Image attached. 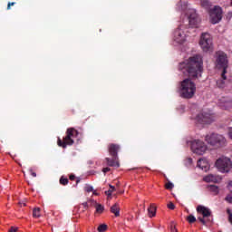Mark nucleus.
<instances>
[{"instance_id":"nucleus-9","label":"nucleus","mask_w":232,"mask_h":232,"mask_svg":"<svg viewBox=\"0 0 232 232\" xmlns=\"http://www.w3.org/2000/svg\"><path fill=\"white\" fill-rule=\"evenodd\" d=\"M199 46L202 48L203 52H209L213 48V39L211 34L208 33H203L200 37Z\"/></svg>"},{"instance_id":"nucleus-16","label":"nucleus","mask_w":232,"mask_h":232,"mask_svg":"<svg viewBox=\"0 0 232 232\" xmlns=\"http://www.w3.org/2000/svg\"><path fill=\"white\" fill-rule=\"evenodd\" d=\"M203 180L205 182H214V183H217V182H220L221 179L218 176H215V175L209 174V175L206 176L203 179Z\"/></svg>"},{"instance_id":"nucleus-34","label":"nucleus","mask_w":232,"mask_h":232,"mask_svg":"<svg viewBox=\"0 0 232 232\" xmlns=\"http://www.w3.org/2000/svg\"><path fill=\"white\" fill-rule=\"evenodd\" d=\"M112 193H113V190H111V189L105 191V195H107V197H111Z\"/></svg>"},{"instance_id":"nucleus-43","label":"nucleus","mask_w":232,"mask_h":232,"mask_svg":"<svg viewBox=\"0 0 232 232\" xmlns=\"http://www.w3.org/2000/svg\"><path fill=\"white\" fill-rule=\"evenodd\" d=\"M230 6H232V0H231V2H230Z\"/></svg>"},{"instance_id":"nucleus-1","label":"nucleus","mask_w":232,"mask_h":232,"mask_svg":"<svg viewBox=\"0 0 232 232\" xmlns=\"http://www.w3.org/2000/svg\"><path fill=\"white\" fill-rule=\"evenodd\" d=\"M183 70L188 72L190 79H200L202 77V57L195 55L183 63Z\"/></svg>"},{"instance_id":"nucleus-3","label":"nucleus","mask_w":232,"mask_h":232,"mask_svg":"<svg viewBox=\"0 0 232 232\" xmlns=\"http://www.w3.org/2000/svg\"><path fill=\"white\" fill-rule=\"evenodd\" d=\"M205 140L209 146L215 148V150H219V148H226V146H227V140L226 137L215 132L208 134L205 137Z\"/></svg>"},{"instance_id":"nucleus-44","label":"nucleus","mask_w":232,"mask_h":232,"mask_svg":"<svg viewBox=\"0 0 232 232\" xmlns=\"http://www.w3.org/2000/svg\"><path fill=\"white\" fill-rule=\"evenodd\" d=\"M176 232H177V230H176Z\"/></svg>"},{"instance_id":"nucleus-7","label":"nucleus","mask_w":232,"mask_h":232,"mask_svg":"<svg viewBox=\"0 0 232 232\" xmlns=\"http://www.w3.org/2000/svg\"><path fill=\"white\" fill-rule=\"evenodd\" d=\"M190 150L196 155H204L208 151V145L200 140H194L190 142Z\"/></svg>"},{"instance_id":"nucleus-38","label":"nucleus","mask_w":232,"mask_h":232,"mask_svg":"<svg viewBox=\"0 0 232 232\" xmlns=\"http://www.w3.org/2000/svg\"><path fill=\"white\" fill-rule=\"evenodd\" d=\"M9 232H17V227H11V228L9 229Z\"/></svg>"},{"instance_id":"nucleus-31","label":"nucleus","mask_w":232,"mask_h":232,"mask_svg":"<svg viewBox=\"0 0 232 232\" xmlns=\"http://www.w3.org/2000/svg\"><path fill=\"white\" fill-rule=\"evenodd\" d=\"M224 108H232V101L229 100L226 102V104L224 105Z\"/></svg>"},{"instance_id":"nucleus-29","label":"nucleus","mask_w":232,"mask_h":232,"mask_svg":"<svg viewBox=\"0 0 232 232\" xmlns=\"http://www.w3.org/2000/svg\"><path fill=\"white\" fill-rule=\"evenodd\" d=\"M227 213L228 215V222H230L232 224V212H231V209H227Z\"/></svg>"},{"instance_id":"nucleus-21","label":"nucleus","mask_w":232,"mask_h":232,"mask_svg":"<svg viewBox=\"0 0 232 232\" xmlns=\"http://www.w3.org/2000/svg\"><path fill=\"white\" fill-rule=\"evenodd\" d=\"M226 81H227V78L224 79L221 76V79L217 81V86L218 88H226Z\"/></svg>"},{"instance_id":"nucleus-41","label":"nucleus","mask_w":232,"mask_h":232,"mask_svg":"<svg viewBox=\"0 0 232 232\" xmlns=\"http://www.w3.org/2000/svg\"><path fill=\"white\" fill-rule=\"evenodd\" d=\"M102 171H103V173H108V171H110V168H104L103 169H102Z\"/></svg>"},{"instance_id":"nucleus-25","label":"nucleus","mask_w":232,"mask_h":232,"mask_svg":"<svg viewBox=\"0 0 232 232\" xmlns=\"http://www.w3.org/2000/svg\"><path fill=\"white\" fill-rule=\"evenodd\" d=\"M68 182H69L68 178L61 177L60 184H62V186L68 185Z\"/></svg>"},{"instance_id":"nucleus-4","label":"nucleus","mask_w":232,"mask_h":232,"mask_svg":"<svg viewBox=\"0 0 232 232\" xmlns=\"http://www.w3.org/2000/svg\"><path fill=\"white\" fill-rule=\"evenodd\" d=\"M121 150V145L111 143L108 145L109 154L112 159L106 158L105 160L108 166L111 168H119L121 164L119 163V151Z\"/></svg>"},{"instance_id":"nucleus-36","label":"nucleus","mask_w":232,"mask_h":232,"mask_svg":"<svg viewBox=\"0 0 232 232\" xmlns=\"http://www.w3.org/2000/svg\"><path fill=\"white\" fill-rule=\"evenodd\" d=\"M30 175H32V177H37V173L34 172V169H29Z\"/></svg>"},{"instance_id":"nucleus-14","label":"nucleus","mask_w":232,"mask_h":232,"mask_svg":"<svg viewBox=\"0 0 232 232\" xmlns=\"http://www.w3.org/2000/svg\"><path fill=\"white\" fill-rule=\"evenodd\" d=\"M198 168L202 169V171H208L209 170V162L205 158L199 159L198 160Z\"/></svg>"},{"instance_id":"nucleus-10","label":"nucleus","mask_w":232,"mask_h":232,"mask_svg":"<svg viewBox=\"0 0 232 232\" xmlns=\"http://www.w3.org/2000/svg\"><path fill=\"white\" fill-rule=\"evenodd\" d=\"M210 15V23L212 24H217L222 21V8L220 6H214L213 9L208 11Z\"/></svg>"},{"instance_id":"nucleus-5","label":"nucleus","mask_w":232,"mask_h":232,"mask_svg":"<svg viewBox=\"0 0 232 232\" xmlns=\"http://www.w3.org/2000/svg\"><path fill=\"white\" fill-rule=\"evenodd\" d=\"M77 135H79V131L74 128L67 129L66 136L63 138V140H62L61 138H58V146H60V148H66V146H73V143L75 142L73 139H75Z\"/></svg>"},{"instance_id":"nucleus-28","label":"nucleus","mask_w":232,"mask_h":232,"mask_svg":"<svg viewBox=\"0 0 232 232\" xmlns=\"http://www.w3.org/2000/svg\"><path fill=\"white\" fill-rule=\"evenodd\" d=\"M175 185H173V183L171 182H168L167 184H165V188L166 189H172L174 188Z\"/></svg>"},{"instance_id":"nucleus-35","label":"nucleus","mask_w":232,"mask_h":232,"mask_svg":"<svg viewBox=\"0 0 232 232\" xmlns=\"http://www.w3.org/2000/svg\"><path fill=\"white\" fill-rule=\"evenodd\" d=\"M227 19L228 21H231V19H232V12L231 11L227 14Z\"/></svg>"},{"instance_id":"nucleus-42","label":"nucleus","mask_w":232,"mask_h":232,"mask_svg":"<svg viewBox=\"0 0 232 232\" xmlns=\"http://www.w3.org/2000/svg\"><path fill=\"white\" fill-rule=\"evenodd\" d=\"M79 182H81V179H77L76 180V184H78Z\"/></svg>"},{"instance_id":"nucleus-22","label":"nucleus","mask_w":232,"mask_h":232,"mask_svg":"<svg viewBox=\"0 0 232 232\" xmlns=\"http://www.w3.org/2000/svg\"><path fill=\"white\" fill-rule=\"evenodd\" d=\"M33 217H34V218H39V217H41V208H34Z\"/></svg>"},{"instance_id":"nucleus-26","label":"nucleus","mask_w":232,"mask_h":232,"mask_svg":"<svg viewBox=\"0 0 232 232\" xmlns=\"http://www.w3.org/2000/svg\"><path fill=\"white\" fill-rule=\"evenodd\" d=\"M104 211V206L98 204L96 206V213H102Z\"/></svg>"},{"instance_id":"nucleus-2","label":"nucleus","mask_w":232,"mask_h":232,"mask_svg":"<svg viewBox=\"0 0 232 232\" xmlns=\"http://www.w3.org/2000/svg\"><path fill=\"white\" fill-rule=\"evenodd\" d=\"M197 92V85L191 81V79L187 78L180 82L179 95L182 99H193Z\"/></svg>"},{"instance_id":"nucleus-6","label":"nucleus","mask_w":232,"mask_h":232,"mask_svg":"<svg viewBox=\"0 0 232 232\" xmlns=\"http://www.w3.org/2000/svg\"><path fill=\"white\" fill-rule=\"evenodd\" d=\"M216 63H217L218 68H222V72H221L222 79H227L226 75H227V66H228L227 55L224 52H218Z\"/></svg>"},{"instance_id":"nucleus-24","label":"nucleus","mask_w":232,"mask_h":232,"mask_svg":"<svg viewBox=\"0 0 232 232\" xmlns=\"http://www.w3.org/2000/svg\"><path fill=\"white\" fill-rule=\"evenodd\" d=\"M108 229V225L106 224H102L98 227V231L99 232H104Z\"/></svg>"},{"instance_id":"nucleus-33","label":"nucleus","mask_w":232,"mask_h":232,"mask_svg":"<svg viewBox=\"0 0 232 232\" xmlns=\"http://www.w3.org/2000/svg\"><path fill=\"white\" fill-rule=\"evenodd\" d=\"M15 5V2H9L7 4V10H10L11 6H14Z\"/></svg>"},{"instance_id":"nucleus-32","label":"nucleus","mask_w":232,"mask_h":232,"mask_svg":"<svg viewBox=\"0 0 232 232\" xmlns=\"http://www.w3.org/2000/svg\"><path fill=\"white\" fill-rule=\"evenodd\" d=\"M225 199H226L227 202H228L229 204H232V196H231V195L227 196Z\"/></svg>"},{"instance_id":"nucleus-8","label":"nucleus","mask_w":232,"mask_h":232,"mask_svg":"<svg viewBox=\"0 0 232 232\" xmlns=\"http://www.w3.org/2000/svg\"><path fill=\"white\" fill-rule=\"evenodd\" d=\"M216 168H218V171L221 173H229L232 168V162L229 158H219L216 161Z\"/></svg>"},{"instance_id":"nucleus-23","label":"nucleus","mask_w":232,"mask_h":232,"mask_svg":"<svg viewBox=\"0 0 232 232\" xmlns=\"http://www.w3.org/2000/svg\"><path fill=\"white\" fill-rule=\"evenodd\" d=\"M187 220L188 224H195V222H197V218H195L193 215H188Z\"/></svg>"},{"instance_id":"nucleus-12","label":"nucleus","mask_w":232,"mask_h":232,"mask_svg":"<svg viewBox=\"0 0 232 232\" xmlns=\"http://www.w3.org/2000/svg\"><path fill=\"white\" fill-rule=\"evenodd\" d=\"M198 124H211L215 121V116L209 112L202 111L196 118Z\"/></svg>"},{"instance_id":"nucleus-39","label":"nucleus","mask_w":232,"mask_h":232,"mask_svg":"<svg viewBox=\"0 0 232 232\" xmlns=\"http://www.w3.org/2000/svg\"><path fill=\"white\" fill-rule=\"evenodd\" d=\"M109 189H111V191H112V193H113V191H115V187L114 186H112V185H109Z\"/></svg>"},{"instance_id":"nucleus-18","label":"nucleus","mask_w":232,"mask_h":232,"mask_svg":"<svg viewBox=\"0 0 232 232\" xmlns=\"http://www.w3.org/2000/svg\"><path fill=\"white\" fill-rule=\"evenodd\" d=\"M208 189L211 193V195H213L214 197H216V195H218V193H220V189L217 185H208Z\"/></svg>"},{"instance_id":"nucleus-27","label":"nucleus","mask_w":232,"mask_h":232,"mask_svg":"<svg viewBox=\"0 0 232 232\" xmlns=\"http://www.w3.org/2000/svg\"><path fill=\"white\" fill-rule=\"evenodd\" d=\"M169 209H175V204L172 201H169L167 204Z\"/></svg>"},{"instance_id":"nucleus-15","label":"nucleus","mask_w":232,"mask_h":232,"mask_svg":"<svg viewBox=\"0 0 232 232\" xmlns=\"http://www.w3.org/2000/svg\"><path fill=\"white\" fill-rule=\"evenodd\" d=\"M176 35H178L176 37V43H178L179 44H184V43H186V34H184L183 31L180 30H176Z\"/></svg>"},{"instance_id":"nucleus-19","label":"nucleus","mask_w":232,"mask_h":232,"mask_svg":"<svg viewBox=\"0 0 232 232\" xmlns=\"http://www.w3.org/2000/svg\"><path fill=\"white\" fill-rule=\"evenodd\" d=\"M200 5L202 8H205L206 10L211 8V2H209V0H200Z\"/></svg>"},{"instance_id":"nucleus-13","label":"nucleus","mask_w":232,"mask_h":232,"mask_svg":"<svg viewBox=\"0 0 232 232\" xmlns=\"http://www.w3.org/2000/svg\"><path fill=\"white\" fill-rule=\"evenodd\" d=\"M200 24V18L195 10H190L188 13V24L190 28H198Z\"/></svg>"},{"instance_id":"nucleus-11","label":"nucleus","mask_w":232,"mask_h":232,"mask_svg":"<svg viewBox=\"0 0 232 232\" xmlns=\"http://www.w3.org/2000/svg\"><path fill=\"white\" fill-rule=\"evenodd\" d=\"M197 211L198 213H200L203 218H198L199 222H201V224L206 225V222H211V210H209V208L204 207V206H198L197 208Z\"/></svg>"},{"instance_id":"nucleus-37","label":"nucleus","mask_w":232,"mask_h":232,"mask_svg":"<svg viewBox=\"0 0 232 232\" xmlns=\"http://www.w3.org/2000/svg\"><path fill=\"white\" fill-rule=\"evenodd\" d=\"M170 230H171L172 232H175V224L173 223V221H172L171 224H170Z\"/></svg>"},{"instance_id":"nucleus-17","label":"nucleus","mask_w":232,"mask_h":232,"mask_svg":"<svg viewBox=\"0 0 232 232\" xmlns=\"http://www.w3.org/2000/svg\"><path fill=\"white\" fill-rule=\"evenodd\" d=\"M111 213H112L114 217H121V207L119 203H115L111 207Z\"/></svg>"},{"instance_id":"nucleus-40","label":"nucleus","mask_w":232,"mask_h":232,"mask_svg":"<svg viewBox=\"0 0 232 232\" xmlns=\"http://www.w3.org/2000/svg\"><path fill=\"white\" fill-rule=\"evenodd\" d=\"M70 180H75V175L72 174L69 176Z\"/></svg>"},{"instance_id":"nucleus-30","label":"nucleus","mask_w":232,"mask_h":232,"mask_svg":"<svg viewBox=\"0 0 232 232\" xmlns=\"http://www.w3.org/2000/svg\"><path fill=\"white\" fill-rule=\"evenodd\" d=\"M85 191H86L87 193H92V191H93V187H92V186H90V185L86 186V187H85Z\"/></svg>"},{"instance_id":"nucleus-20","label":"nucleus","mask_w":232,"mask_h":232,"mask_svg":"<svg viewBox=\"0 0 232 232\" xmlns=\"http://www.w3.org/2000/svg\"><path fill=\"white\" fill-rule=\"evenodd\" d=\"M149 217L152 218L157 215V208H155L153 205H150V207L148 208Z\"/></svg>"}]
</instances>
